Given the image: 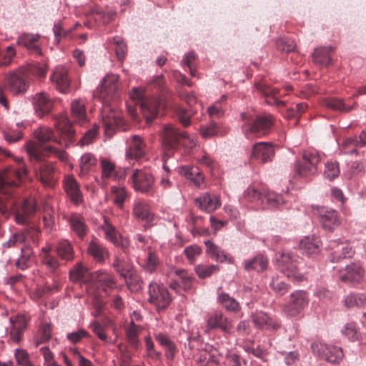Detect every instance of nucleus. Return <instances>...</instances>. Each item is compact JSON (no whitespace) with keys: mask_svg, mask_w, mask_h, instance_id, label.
<instances>
[{"mask_svg":"<svg viewBox=\"0 0 366 366\" xmlns=\"http://www.w3.org/2000/svg\"><path fill=\"white\" fill-rule=\"evenodd\" d=\"M162 143L168 152H173L179 145L186 149H192L196 146L195 139L187 132H180L172 125H164L160 132ZM169 155V152L166 154Z\"/></svg>","mask_w":366,"mask_h":366,"instance_id":"39448f33","label":"nucleus"},{"mask_svg":"<svg viewBox=\"0 0 366 366\" xmlns=\"http://www.w3.org/2000/svg\"><path fill=\"white\" fill-rule=\"evenodd\" d=\"M50 80L55 84L59 92L62 94L69 92L71 80L69 76V70L65 66L61 65L56 66L50 76Z\"/></svg>","mask_w":366,"mask_h":366,"instance_id":"a211bd4d","label":"nucleus"},{"mask_svg":"<svg viewBox=\"0 0 366 366\" xmlns=\"http://www.w3.org/2000/svg\"><path fill=\"white\" fill-rule=\"evenodd\" d=\"M71 230L76 234L79 239H84L89 232V227L86 224L85 219L79 214L72 213L68 219Z\"/></svg>","mask_w":366,"mask_h":366,"instance_id":"c756f323","label":"nucleus"},{"mask_svg":"<svg viewBox=\"0 0 366 366\" xmlns=\"http://www.w3.org/2000/svg\"><path fill=\"white\" fill-rule=\"evenodd\" d=\"M117 84L118 76L114 74H109L103 79L97 91L104 104L101 111L102 124L104 134L108 137H112L117 130L122 129L124 124L120 114L106 105L111 100L118 97Z\"/></svg>","mask_w":366,"mask_h":366,"instance_id":"f257e3e1","label":"nucleus"},{"mask_svg":"<svg viewBox=\"0 0 366 366\" xmlns=\"http://www.w3.org/2000/svg\"><path fill=\"white\" fill-rule=\"evenodd\" d=\"M309 298L306 291L296 290L290 294V298L284 306V312L290 317L300 315L308 305Z\"/></svg>","mask_w":366,"mask_h":366,"instance_id":"1a4fd4ad","label":"nucleus"},{"mask_svg":"<svg viewBox=\"0 0 366 366\" xmlns=\"http://www.w3.org/2000/svg\"><path fill=\"white\" fill-rule=\"evenodd\" d=\"M102 229L104 232L105 239L112 244L114 242H117V238L121 235L117 228L109 223L106 218H104V224L102 225Z\"/></svg>","mask_w":366,"mask_h":366,"instance_id":"6e6d98bb","label":"nucleus"},{"mask_svg":"<svg viewBox=\"0 0 366 366\" xmlns=\"http://www.w3.org/2000/svg\"><path fill=\"white\" fill-rule=\"evenodd\" d=\"M263 196L258 189L252 186H249L242 194V199L247 202L263 203Z\"/></svg>","mask_w":366,"mask_h":366,"instance_id":"5fc2aeb1","label":"nucleus"},{"mask_svg":"<svg viewBox=\"0 0 366 366\" xmlns=\"http://www.w3.org/2000/svg\"><path fill=\"white\" fill-rule=\"evenodd\" d=\"M333 51V47L322 46L316 48L312 53V60L315 64L322 66H328L331 64L330 53Z\"/></svg>","mask_w":366,"mask_h":366,"instance_id":"4c0bfd02","label":"nucleus"},{"mask_svg":"<svg viewBox=\"0 0 366 366\" xmlns=\"http://www.w3.org/2000/svg\"><path fill=\"white\" fill-rule=\"evenodd\" d=\"M111 191L115 196L114 200V204L119 208H122L127 197V192L124 188L122 187L112 186Z\"/></svg>","mask_w":366,"mask_h":366,"instance_id":"e2e57ef3","label":"nucleus"},{"mask_svg":"<svg viewBox=\"0 0 366 366\" xmlns=\"http://www.w3.org/2000/svg\"><path fill=\"white\" fill-rule=\"evenodd\" d=\"M340 174L339 164L337 162H329L325 164L324 176L329 180H333Z\"/></svg>","mask_w":366,"mask_h":366,"instance_id":"680f3d73","label":"nucleus"},{"mask_svg":"<svg viewBox=\"0 0 366 366\" xmlns=\"http://www.w3.org/2000/svg\"><path fill=\"white\" fill-rule=\"evenodd\" d=\"M323 104L333 110L340 111V112H349L350 111L352 110L353 109L356 108L357 107V103L354 102V104L350 107H347L343 100L340 99H326L324 100Z\"/></svg>","mask_w":366,"mask_h":366,"instance_id":"de8ad7c7","label":"nucleus"},{"mask_svg":"<svg viewBox=\"0 0 366 366\" xmlns=\"http://www.w3.org/2000/svg\"><path fill=\"white\" fill-rule=\"evenodd\" d=\"M89 336V333L84 329H79L77 331L69 332L66 335V339L72 344L79 342L83 338Z\"/></svg>","mask_w":366,"mask_h":366,"instance_id":"774afa93","label":"nucleus"},{"mask_svg":"<svg viewBox=\"0 0 366 366\" xmlns=\"http://www.w3.org/2000/svg\"><path fill=\"white\" fill-rule=\"evenodd\" d=\"M328 247L332 250L329 254V258L333 263L340 262L346 258H350L354 254L352 247L347 243L340 242L339 239L330 240Z\"/></svg>","mask_w":366,"mask_h":366,"instance_id":"f3484780","label":"nucleus"},{"mask_svg":"<svg viewBox=\"0 0 366 366\" xmlns=\"http://www.w3.org/2000/svg\"><path fill=\"white\" fill-rule=\"evenodd\" d=\"M129 144V148L126 151L127 157L138 159L145 154V143L139 135H132Z\"/></svg>","mask_w":366,"mask_h":366,"instance_id":"c85d7f7f","label":"nucleus"},{"mask_svg":"<svg viewBox=\"0 0 366 366\" xmlns=\"http://www.w3.org/2000/svg\"><path fill=\"white\" fill-rule=\"evenodd\" d=\"M16 319L17 317L10 318V322L14 325L10 332V341L14 343L19 342L22 338V327L15 325Z\"/></svg>","mask_w":366,"mask_h":366,"instance_id":"69168bd1","label":"nucleus"},{"mask_svg":"<svg viewBox=\"0 0 366 366\" xmlns=\"http://www.w3.org/2000/svg\"><path fill=\"white\" fill-rule=\"evenodd\" d=\"M112 267L115 271L119 274L120 277L124 280L129 287L132 285L133 281H135L137 277L135 270L132 266L129 264L124 259L115 257Z\"/></svg>","mask_w":366,"mask_h":366,"instance_id":"cd10ccee","label":"nucleus"},{"mask_svg":"<svg viewBox=\"0 0 366 366\" xmlns=\"http://www.w3.org/2000/svg\"><path fill=\"white\" fill-rule=\"evenodd\" d=\"M217 300L227 311L237 313L241 310L239 303L227 293H219Z\"/></svg>","mask_w":366,"mask_h":366,"instance_id":"ea45409f","label":"nucleus"},{"mask_svg":"<svg viewBox=\"0 0 366 366\" xmlns=\"http://www.w3.org/2000/svg\"><path fill=\"white\" fill-rule=\"evenodd\" d=\"M257 90L265 97V103L269 106H274L277 108L284 107L286 104L285 101L280 100L278 94L280 90L274 87H271L262 82L255 84Z\"/></svg>","mask_w":366,"mask_h":366,"instance_id":"412c9836","label":"nucleus"},{"mask_svg":"<svg viewBox=\"0 0 366 366\" xmlns=\"http://www.w3.org/2000/svg\"><path fill=\"white\" fill-rule=\"evenodd\" d=\"M55 251L61 260L71 262L75 257L74 247L67 239H61L56 245Z\"/></svg>","mask_w":366,"mask_h":366,"instance_id":"e433bc0d","label":"nucleus"},{"mask_svg":"<svg viewBox=\"0 0 366 366\" xmlns=\"http://www.w3.org/2000/svg\"><path fill=\"white\" fill-rule=\"evenodd\" d=\"M311 348L318 357L331 363L340 362L344 356L342 348L335 345L314 342L311 345Z\"/></svg>","mask_w":366,"mask_h":366,"instance_id":"9d476101","label":"nucleus"},{"mask_svg":"<svg viewBox=\"0 0 366 366\" xmlns=\"http://www.w3.org/2000/svg\"><path fill=\"white\" fill-rule=\"evenodd\" d=\"M176 113L179 122L183 127H187L190 125V119L194 114L192 108L186 109L182 107H178L176 109Z\"/></svg>","mask_w":366,"mask_h":366,"instance_id":"4d7b16f0","label":"nucleus"},{"mask_svg":"<svg viewBox=\"0 0 366 366\" xmlns=\"http://www.w3.org/2000/svg\"><path fill=\"white\" fill-rule=\"evenodd\" d=\"M41 250L44 253L42 257L43 264L49 272L54 273L60 265L58 259L50 254V248L43 247Z\"/></svg>","mask_w":366,"mask_h":366,"instance_id":"8fccbe9b","label":"nucleus"},{"mask_svg":"<svg viewBox=\"0 0 366 366\" xmlns=\"http://www.w3.org/2000/svg\"><path fill=\"white\" fill-rule=\"evenodd\" d=\"M98 160L96 156L90 152L84 153L79 160L80 173L83 177L86 175L94 167L97 165Z\"/></svg>","mask_w":366,"mask_h":366,"instance_id":"a19ab883","label":"nucleus"},{"mask_svg":"<svg viewBox=\"0 0 366 366\" xmlns=\"http://www.w3.org/2000/svg\"><path fill=\"white\" fill-rule=\"evenodd\" d=\"M202 137L209 139L214 136H223L227 132L223 130L216 122L212 121L207 124L202 125L199 129Z\"/></svg>","mask_w":366,"mask_h":366,"instance_id":"37998d69","label":"nucleus"},{"mask_svg":"<svg viewBox=\"0 0 366 366\" xmlns=\"http://www.w3.org/2000/svg\"><path fill=\"white\" fill-rule=\"evenodd\" d=\"M194 204L202 211L212 213L221 206V201L216 194L203 192L194 198Z\"/></svg>","mask_w":366,"mask_h":366,"instance_id":"aec40b11","label":"nucleus"},{"mask_svg":"<svg viewBox=\"0 0 366 366\" xmlns=\"http://www.w3.org/2000/svg\"><path fill=\"white\" fill-rule=\"evenodd\" d=\"M24 151L26 152L29 161L34 164L35 170L39 171L37 175L42 184L46 187H53L56 182L54 168L53 164L46 162L44 158L54 155L61 161H66L67 155L65 151L51 146H45L41 148L30 145H24Z\"/></svg>","mask_w":366,"mask_h":366,"instance_id":"f03ea898","label":"nucleus"},{"mask_svg":"<svg viewBox=\"0 0 366 366\" xmlns=\"http://www.w3.org/2000/svg\"><path fill=\"white\" fill-rule=\"evenodd\" d=\"M22 171L20 168L8 169L4 172L0 171V192L10 193V189L18 186L21 182Z\"/></svg>","mask_w":366,"mask_h":366,"instance_id":"dca6fc26","label":"nucleus"},{"mask_svg":"<svg viewBox=\"0 0 366 366\" xmlns=\"http://www.w3.org/2000/svg\"><path fill=\"white\" fill-rule=\"evenodd\" d=\"M71 112L75 122L82 123L86 120V109L81 99H75L71 103Z\"/></svg>","mask_w":366,"mask_h":366,"instance_id":"c03bdc74","label":"nucleus"},{"mask_svg":"<svg viewBox=\"0 0 366 366\" xmlns=\"http://www.w3.org/2000/svg\"><path fill=\"white\" fill-rule=\"evenodd\" d=\"M320 162V157L317 152H305L302 159L297 160L293 164V178L303 179L315 174Z\"/></svg>","mask_w":366,"mask_h":366,"instance_id":"0eeeda50","label":"nucleus"},{"mask_svg":"<svg viewBox=\"0 0 366 366\" xmlns=\"http://www.w3.org/2000/svg\"><path fill=\"white\" fill-rule=\"evenodd\" d=\"M284 202V198L280 194L268 192L267 194H264L262 204H264V207L269 209H274L282 205Z\"/></svg>","mask_w":366,"mask_h":366,"instance_id":"09e8293b","label":"nucleus"},{"mask_svg":"<svg viewBox=\"0 0 366 366\" xmlns=\"http://www.w3.org/2000/svg\"><path fill=\"white\" fill-rule=\"evenodd\" d=\"M172 296L163 285L151 282L148 285V302L153 305L158 312L165 310L172 302Z\"/></svg>","mask_w":366,"mask_h":366,"instance_id":"6e6552de","label":"nucleus"},{"mask_svg":"<svg viewBox=\"0 0 366 366\" xmlns=\"http://www.w3.org/2000/svg\"><path fill=\"white\" fill-rule=\"evenodd\" d=\"M132 214L136 219L147 224H152L154 221V215L149 211L148 205L141 201L134 203Z\"/></svg>","mask_w":366,"mask_h":366,"instance_id":"473e14b6","label":"nucleus"},{"mask_svg":"<svg viewBox=\"0 0 366 366\" xmlns=\"http://www.w3.org/2000/svg\"><path fill=\"white\" fill-rule=\"evenodd\" d=\"M86 252L96 263L99 264L104 263L109 257L108 249L97 238H94L88 243Z\"/></svg>","mask_w":366,"mask_h":366,"instance_id":"5701e85b","label":"nucleus"},{"mask_svg":"<svg viewBox=\"0 0 366 366\" xmlns=\"http://www.w3.org/2000/svg\"><path fill=\"white\" fill-rule=\"evenodd\" d=\"M102 170L101 178L102 179H112L114 180H122L125 178L127 169L117 168L115 164L106 158L100 159Z\"/></svg>","mask_w":366,"mask_h":366,"instance_id":"6ab92c4d","label":"nucleus"},{"mask_svg":"<svg viewBox=\"0 0 366 366\" xmlns=\"http://www.w3.org/2000/svg\"><path fill=\"white\" fill-rule=\"evenodd\" d=\"M363 276V269L359 263L347 265L345 272L341 275V280L345 282L358 283Z\"/></svg>","mask_w":366,"mask_h":366,"instance_id":"72a5a7b5","label":"nucleus"},{"mask_svg":"<svg viewBox=\"0 0 366 366\" xmlns=\"http://www.w3.org/2000/svg\"><path fill=\"white\" fill-rule=\"evenodd\" d=\"M54 126L60 137L59 139L54 137L51 129L44 127H40L34 132V138L42 144L52 140L66 147L74 143V131L67 119L63 117L57 119Z\"/></svg>","mask_w":366,"mask_h":366,"instance_id":"20e7f679","label":"nucleus"},{"mask_svg":"<svg viewBox=\"0 0 366 366\" xmlns=\"http://www.w3.org/2000/svg\"><path fill=\"white\" fill-rule=\"evenodd\" d=\"M31 102L35 114L40 118L48 114L53 109L54 102L44 92H38L28 98Z\"/></svg>","mask_w":366,"mask_h":366,"instance_id":"2eb2a0df","label":"nucleus"},{"mask_svg":"<svg viewBox=\"0 0 366 366\" xmlns=\"http://www.w3.org/2000/svg\"><path fill=\"white\" fill-rule=\"evenodd\" d=\"M272 291L279 296L285 295L290 290V285L285 282L278 277H272L269 282Z\"/></svg>","mask_w":366,"mask_h":366,"instance_id":"864d4df0","label":"nucleus"},{"mask_svg":"<svg viewBox=\"0 0 366 366\" xmlns=\"http://www.w3.org/2000/svg\"><path fill=\"white\" fill-rule=\"evenodd\" d=\"M320 239L315 235L312 237H305L299 244L300 249L302 254L308 256L319 253L320 251Z\"/></svg>","mask_w":366,"mask_h":366,"instance_id":"c9c22d12","label":"nucleus"},{"mask_svg":"<svg viewBox=\"0 0 366 366\" xmlns=\"http://www.w3.org/2000/svg\"><path fill=\"white\" fill-rule=\"evenodd\" d=\"M176 278L170 284V287L176 290V287H181L185 291L189 290L193 286V277L190 273L184 269L174 271Z\"/></svg>","mask_w":366,"mask_h":366,"instance_id":"2f4dec72","label":"nucleus"},{"mask_svg":"<svg viewBox=\"0 0 366 366\" xmlns=\"http://www.w3.org/2000/svg\"><path fill=\"white\" fill-rule=\"evenodd\" d=\"M139 108L147 124H151L157 116L158 109L157 104L150 106L147 102L142 101Z\"/></svg>","mask_w":366,"mask_h":366,"instance_id":"3c124183","label":"nucleus"},{"mask_svg":"<svg viewBox=\"0 0 366 366\" xmlns=\"http://www.w3.org/2000/svg\"><path fill=\"white\" fill-rule=\"evenodd\" d=\"M303 262L300 257L292 252H283L277 258L278 269L287 278L294 281H302L304 273L301 269Z\"/></svg>","mask_w":366,"mask_h":366,"instance_id":"423d86ee","label":"nucleus"},{"mask_svg":"<svg viewBox=\"0 0 366 366\" xmlns=\"http://www.w3.org/2000/svg\"><path fill=\"white\" fill-rule=\"evenodd\" d=\"M24 216L26 214H32L36 211V201L34 199L24 198ZM39 229L35 226L30 225L26 222L24 218V244L27 238H31L33 242L37 241Z\"/></svg>","mask_w":366,"mask_h":366,"instance_id":"b1692460","label":"nucleus"},{"mask_svg":"<svg viewBox=\"0 0 366 366\" xmlns=\"http://www.w3.org/2000/svg\"><path fill=\"white\" fill-rule=\"evenodd\" d=\"M316 214L319 222L325 230L332 232L340 224V217L335 209L318 207Z\"/></svg>","mask_w":366,"mask_h":366,"instance_id":"ddd939ff","label":"nucleus"},{"mask_svg":"<svg viewBox=\"0 0 366 366\" xmlns=\"http://www.w3.org/2000/svg\"><path fill=\"white\" fill-rule=\"evenodd\" d=\"M139 327L134 321H132L126 328L127 340L134 348H138L139 345Z\"/></svg>","mask_w":366,"mask_h":366,"instance_id":"603ef678","label":"nucleus"},{"mask_svg":"<svg viewBox=\"0 0 366 366\" xmlns=\"http://www.w3.org/2000/svg\"><path fill=\"white\" fill-rule=\"evenodd\" d=\"M92 279L94 282L97 287L104 292L113 290L117 287V282L113 275L104 270L94 272L92 274Z\"/></svg>","mask_w":366,"mask_h":366,"instance_id":"bb28decb","label":"nucleus"},{"mask_svg":"<svg viewBox=\"0 0 366 366\" xmlns=\"http://www.w3.org/2000/svg\"><path fill=\"white\" fill-rule=\"evenodd\" d=\"M276 45L278 50L287 53L293 51L296 48L295 41L287 36L279 38L276 41Z\"/></svg>","mask_w":366,"mask_h":366,"instance_id":"bf43d9fd","label":"nucleus"},{"mask_svg":"<svg viewBox=\"0 0 366 366\" xmlns=\"http://www.w3.org/2000/svg\"><path fill=\"white\" fill-rule=\"evenodd\" d=\"M154 337L158 343L165 349L166 357L169 360H173L177 352V348L169 335L164 332H154Z\"/></svg>","mask_w":366,"mask_h":366,"instance_id":"f704fd0d","label":"nucleus"},{"mask_svg":"<svg viewBox=\"0 0 366 366\" xmlns=\"http://www.w3.org/2000/svg\"><path fill=\"white\" fill-rule=\"evenodd\" d=\"M42 42L39 34L24 33V49L28 55L36 59H43Z\"/></svg>","mask_w":366,"mask_h":366,"instance_id":"393cba45","label":"nucleus"},{"mask_svg":"<svg viewBox=\"0 0 366 366\" xmlns=\"http://www.w3.org/2000/svg\"><path fill=\"white\" fill-rule=\"evenodd\" d=\"M187 223L192 227V233L194 235L198 234L199 235L207 234L209 232V229L202 227L204 218L202 216H196L193 213H190L186 218Z\"/></svg>","mask_w":366,"mask_h":366,"instance_id":"79ce46f5","label":"nucleus"},{"mask_svg":"<svg viewBox=\"0 0 366 366\" xmlns=\"http://www.w3.org/2000/svg\"><path fill=\"white\" fill-rule=\"evenodd\" d=\"M64 189L70 200L75 204H80L83 199L79 185L73 176H67L64 179Z\"/></svg>","mask_w":366,"mask_h":366,"instance_id":"7c9ffc66","label":"nucleus"},{"mask_svg":"<svg viewBox=\"0 0 366 366\" xmlns=\"http://www.w3.org/2000/svg\"><path fill=\"white\" fill-rule=\"evenodd\" d=\"M218 269H219V267L217 265L199 264L195 267V272L199 278L204 279V278H207V277H209V276H211L216 271H217Z\"/></svg>","mask_w":366,"mask_h":366,"instance_id":"052dcab7","label":"nucleus"},{"mask_svg":"<svg viewBox=\"0 0 366 366\" xmlns=\"http://www.w3.org/2000/svg\"><path fill=\"white\" fill-rule=\"evenodd\" d=\"M40 337L36 341V346L46 342L51 336V328L49 324H43L40 327Z\"/></svg>","mask_w":366,"mask_h":366,"instance_id":"338daca9","label":"nucleus"},{"mask_svg":"<svg viewBox=\"0 0 366 366\" xmlns=\"http://www.w3.org/2000/svg\"><path fill=\"white\" fill-rule=\"evenodd\" d=\"M134 189L143 194H152L154 177L151 173L135 169L130 179Z\"/></svg>","mask_w":366,"mask_h":366,"instance_id":"9b49d317","label":"nucleus"},{"mask_svg":"<svg viewBox=\"0 0 366 366\" xmlns=\"http://www.w3.org/2000/svg\"><path fill=\"white\" fill-rule=\"evenodd\" d=\"M31 72L34 75L37 76L39 77H42L45 75L46 71V67L45 64H41L40 62H37L34 65L31 64H24V74L26 72Z\"/></svg>","mask_w":366,"mask_h":366,"instance_id":"0e129e2a","label":"nucleus"},{"mask_svg":"<svg viewBox=\"0 0 366 366\" xmlns=\"http://www.w3.org/2000/svg\"><path fill=\"white\" fill-rule=\"evenodd\" d=\"M251 318L254 327L260 330L275 331L281 326L276 319L262 311L252 314Z\"/></svg>","mask_w":366,"mask_h":366,"instance_id":"4be33fe9","label":"nucleus"},{"mask_svg":"<svg viewBox=\"0 0 366 366\" xmlns=\"http://www.w3.org/2000/svg\"><path fill=\"white\" fill-rule=\"evenodd\" d=\"M7 85L10 92L15 94L22 92L23 71L21 69L14 71L9 74Z\"/></svg>","mask_w":366,"mask_h":366,"instance_id":"58836bf2","label":"nucleus"},{"mask_svg":"<svg viewBox=\"0 0 366 366\" xmlns=\"http://www.w3.org/2000/svg\"><path fill=\"white\" fill-rule=\"evenodd\" d=\"M109 42L115 46V51L119 60H123L127 51V47L120 36H114L109 39Z\"/></svg>","mask_w":366,"mask_h":366,"instance_id":"13d9d810","label":"nucleus"},{"mask_svg":"<svg viewBox=\"0 0 366 366\" xmlns=\"http://www.w3.org/2000/svg\"><path fill=\"white\" fill-rule=\"evenodd\" d=\"M160 264V260L157 253L152 251L148 252L147 257L145 258L142 264V268L149 274L154 273Z\"/></svg>","mask_w":366,"mask_h":366,"instance_id":"49530a36","label":"nucleus"},{"mask_svg":"<svg viewBox=\"0 0 366 366\" xmlns=\"http://www.w3.org/2000/svg\"><path fill=\"white\" fill-rule=\"evenodd\" d=\"M274 154V145L272 143L259 142L252 146L250 159L265 164L272 161Z\"/></svg>","mask_w":366,"mask_h":366,"instance_id":"4468645a","label":"nucleus"},{"mask_svg":"<svg viewBox=\"0 0 366 366\" xmlns=\"http://www.w3.org/2000/svg\"><path fill=\"white\" fill-rule=\"evenodd\" d=\"M268 263L269 259L264 254L257 253L254 257L244 259L242 266L247 272L262 273L267 269Z\"/></svg>","mask_w":366,"mask_h":366,"instance_id":"a878e982","label":"nucleus"},{"mask_svg":"<svg viewBox=\"0 0 366 366\" xmlns=\"http://www.w3.org/2000/svg\"><path fill=\"white\" fill-rule=\"evenodd\" d=\"M240 117L244 122L242 131L247 139H250L252 134L256 137L267 136L271 132L275 122L274 117L269 113L249 114L242 112Z\"/></svg>","mask_w":366,"mask_h":366,"instance_id":"7ed1b4c3","label":"nucleus"},{"mask_svg":"<svg viewBox=\"0 0 366 366\" xmlns=\"http://www.w3.org/2000/svg\"><path fill=\"white\" fill-rule=\"evenodd\" d=\"M207 330H219L220 332L231 335L233 331L232 320L223 314L222 312L216 311L210 315L207 320Z\"/></svg>","mask_w":366,"mask_h":366,"instance_id":"f8f14e48","label":"nucleus"},{"mask_svg":"<svg viewBox=\"0 0 366 366\" xmlns=\"http://www.w3.org/2000/svg\"><path fill=\"white\" fill-rule=\"evenodd\" d=\"M206 252L217 262H223L227 259V255L224 250L213 243L210 239L204 241Z\"/></svg>","mask_w":366,"mask_h":366,"instance_id":"a18cd8bd","label":"nucleus"}]
</instances>
